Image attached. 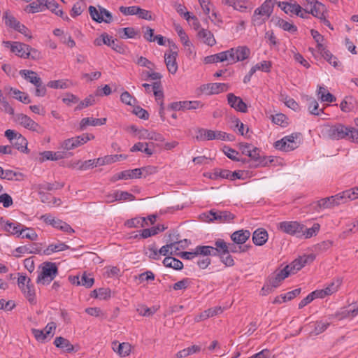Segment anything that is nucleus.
Masks as SVG:
<instances>
[{"label":"nucleus","mask_w":358,"mask_h":358,"mask_svg":"<svg viewBox=\"0 0 358 358\" xmlns=\"http://www.w3.org/2000/svg\"><path fill=\"white\" fill-rule=\"evenodd\" d=\"M326 133L327 136L333 140L347 138L352 142L358 143V128L336 124L329 127Z\"/></svg>","instance_id":"1"},{"label":"nucleus","mask_w":358,"mask_h":358,"mask_svg":"<svg viewBox=\"0 0 358 358\" xmlns=\"http://www.w3.org/2000/svg\"><path fill=\"white\" fill-rule=\"evenodd\" d=\"M275 1L266 0L261 6L255 10L252 17V22L254 26H260L269 18L273 10V1Z\"/></svg>","instance_id":"2"},{"label":"nucleus","mask_w":358,"mask_h":358,"mask_svg":"<svg viewBox=\"0 0 358 358\" xmlns=\"http://www.w3.org/2000/svg\"><path fill=\"white\" fill-rule=\"evenodd\" d=\"M196 138L198 141L221 140L225 141H233L235 139V136L222 131H215L201 128L197 130Z\"/></svg>","instance_id":"3"},{"label":"nucleus","mask_w":358,"mask_h":358,"mask_svg":"<svg viewBox=\"0 0 358 358\" xmlns=\"http://www.w3.org/2000/svg\"><path fill=\"white\" fill-rule=\"evenodd\" d=\"M41 271L36 279L37 283L48 285L58 274V268L55 263L45 262L41 264Z\"/></svg>","instance_id":"4"},{"label":"nucleus","mask_w":358,"mask_h":358,"mask_svg":"<svg viewBox=\"0 0 358 358\" xmlns=\"http://www.w3.org/2000/svg\"><path fill=\"white\" fill-rule=\"evenodd\" d=\"M5 136L9 140L13 148L22 152H29L27 148L28 142L19 132L12 129H7L5 131Z\"/></svg>","instance_id":"5"},{"label":"nucleus","mask_w":358,"mask_h":358,"mask_svg":"<svg viewBox=\"0 0 358 358\" xmlns=\"http://www.w3.org/2000/svg\"><path fill=\"white\" fill-rule=\"evenodd\" d=\"M94 138V136L92 134H83L82 135L64 140L61 143V148H62L64 152L71 150L85 144L87 141Z\"/></svg>","instance_id":"6"},{"label":"nucleus","mask_w":358,"mask_h":358,"mask_svg":"<svg viewBox=\"0 0 358 358\" xmlns=\"http://www.w3.org/2000/svg\"><path fill=\"white\" fill-rule=\"evenodd\" d=\"M278 229L297 238H302L303 224L296 221H283L278 224Z\"/></svg>","instance_id":"7"},{"label":"nucleus","mask_w":358,"mask_h":358,"mask_svg":"<svg viewBox=\"0 0 358 358\" xmlns=\"http://www.w3.org/2000/svg\"><path fill=\"white\" fill-rule=\"evenodd\" d=\"M17 283L24 296L29 303L31 304L36 303L35 289L34 285L31 283L30 278H27L25 275H20L17 279Z\"/></svg>","instance_id":"8"},{"label":"nucleus","mask_w":358,"mask_h":358,"mask_svg":"<svg viewBox=\"0 0 358 358\" xmlns=\"http://www.w3.org/2000/svg\"><path fill=\"white\" fill-rule=\"evenodd\" d=\"M40 219L43 220L45 224L51 225L53 227L58 229L68 234L74 233V230L69 224L62 221V220L53 217L51 214L43 215Z\"/></svg>","instance_id":"9"},{"label":"nucleus","mask_w":358,"mask_h":358,"mask_svg":"<svg viewBox=\"0 0 358 358\" xmlns=\"http://www.w3.org/2000/svg\"><path fill=\"white\" fill-rule=\"evenodd\" d=\"M315 259V256L313 254L303 255L294 260L290 264L287 265L284 268L289 272V275L291 273H295L306 264L313 262Z\"/></svg>","instance_id":"10"},{"label":"nucleus","mask_w":358,"mask_h":358,"mask_svg":"<svg viewBox=\"0 0 358 358\" xmlns=\"http://www.w3.org/2000/svg\"><path fill=\"white\" fill-rule=\"evenodd\" d=\"M229 57V62L231 64L236 63L239 61H243L247 59L250 54V50L246 46H238L237 48H232L227 50Z\"/></svg>","instance_id":"11"},{"label":"nucleus","mask_w":358,"mask_h":358,"mask_svg":"<svg viewBox=\"0 0 358 358\" xmlns=\"http://www.w3.org/2000/svg\"><path fill=\"white\" fill-rule=\"evenodd\" d=\"M235 217V215L227 210H210L208 213L207 218L208 221H217L220 223L230 222Z\"/></svg>","instance_id":"12"},{"label":"nucleus","mask_w":358,"mask_h":358,"mask_svg":"<svg viewBox=\"0 0 358 358\" xmlns=\"http://www.w3.org/2000/svg\"><path fill=\"white\" fill-rule=\"evenodd\" d=\"M296 137V134L286 136L282 139L275 142L274 147L277 150L285 152L294 150L297 148L296 143L294 142V139Z\"/></svg>","instance_id":"13"},{"label":"nucleus","mask_w":358,"mask_h":358,"mask_svg":"<svg viewBox=\"0 0 358 358\" xmlns=\"http://www.w3.org/2000/svg\"><path fill=\"white\" fill-rule=\"evenodd\" d=\"M3 44L6 48H10V51L21 58L27 59V50L29 48V45L23 43L15 41H3Z\"/></svg>","instance_id":"14"},{"label":"nucleus","mask_w":358,"mask_h":358,"mask_svg":"<svg viewBox=\"0 0 358 358\" xmlns=\"http://www.w3.org/2000/svg\"><path fill=\"white\" fill-rule=\"evenodd\" d=\"M201 89L207 94H217L220 92H227L229 89V85L227 83H214L203 85Z\"/></svg>","instance_id":"15"},{"label":"nucleus","mask_w":358,"mask_h":358,"mask_svg":"<svg viewBox=\"0 0 358 358\" xmlns=\"http://www.w3.org/2000/svg\"><path fill=\"white\" fill-rule=\"evenodd\" d=\"M227 101L230 106L236 110L241 113H246L248 111L247 104L240 96H237L232 93H229L227 94Z\"/></svg>","instance_id":"16"},{"label":"nucleus","mask_w":358,"mask_h":358,"mask_svg":"<svg viewBox=\"0 0 358 358\" xmlns=\"http://www.w3.org/2000/svg\"><path fill=\"white\" fill-rule=\"evenodd\" d=\"M17 120L18 122L26 129L37 132H40V130L41 129V126L37 122L26 115L18 114Z\"/></svg>","instance_id":"17"},{"label":"nucleus","mask_w":358,"mask_h":358,"mask_svg":"<svg viewBox=\"0 0 358 358\" xmlns=\"http://www.w3.org/2000/svg\"><path fill=\"white\" fill-rule=\"evenodd\" d=\"M306 1L307 3L310 6V14L319 19H322L324 13L327 11L326 6L316 0Z\"/></svg>","instance_id":"18"},{"label":"nucleus","mask_w":358,"mask_h":358,"mask_svg":"<svg viewBox=\"0 0 358 358\" xmlns=\"http://www.w3.org/2000/svg\"><path fill=\"white\" fill-rule=\"evenodd\" d=\"M178 55V52H175L173 54H169L168 52H165L164 54V62L167 70L171 74H175L178 70V64L176 62Z\"/></svg>","instance_id":"19"},{"label":"nucleus","mask_w":358,"mask_h":358,"mask_svg":"<svg viewBox=\"0 0 358 358\" xmlns=\"http://www.w3.org/2000/svg\"><path fill=\"white\" fill-rule=\"evenodd\" d=\"M268 236L266 230L262 228H259L252 234V241L255 245L262 246L266 243Z\"/></svg>","instance_id":"20"},{"label":"nucleus","mask_w":358,"mask_h":358,"mask_svg":"<svg viewBox=\"0 0 358 358\" xmlns=\"http://www.w3.org/2000/svg\"><path fill=\"white\" fill-rule=\"evenodd\" d=\"M4 230L13 235L22 234V231H26L27 228L19 222H12L6 221L4 224Z\"/></svg>","instance_id":"21"},{"label":"nucleus","mask_w":358,"mask_h":358,"mask_svg":"<svg viewBox=\"0 0 358 358\" xmlns=\"http://www.w3.org/2000/svg\"><path fill=\"white\" fill-rule=\"evenodd\" d=\"M106 122V118L85 117L80 122V130L83 131L88 126L103 125Z\"/></svg>","instance_id":"22"},{"label":"nucleus","mask_w":358,"mask_h":358,"mask_svg":"<svg viewBox=\"0 0 358 358\" xmlns=\"http://www.w3.org/2000/svg\"><path fill=\"white\" fill-rule=\"evenodd\" d=\"M250 236V232L248 230H238L231 235V238L234 243L240 245L245 243Z\"/></svg>","instance_id":"23"},{"label":"nucleus","mask_w":358,"mask_h":358,"mask_svg":"<svg viewBox=\"0 0 358 358\" xmlns=\"http://www.w3.org/2000/svg\"><path fill=\"white\" fill-rule=\"evenodd\" d=\"M248 157H250L254 161L258 162V164L257 165H255V166H265L268 164V162L266 157H261L260 156V150L259 148H257L256 147L252 146V150L250 151ZM272 162H273V160L269 161L270 163Z\"/></svg>","instance_id":"24"},{"label":"nucleus","mask_w":358,"mask_h":358,"mask_svg":"<svg viewBox=\"0 0 358 358\" xmlns=\"http://www.w3.org/2000/svg\"><path fill=\"white\" fill-rule=\"evenodd\" d=\"M288 276L289 272L283 268L275 273L273 276L270 277L268 282L271 286L276 288L280 285L281 282Z\"/></svg>","instance_id":"25"},{"label":"nucleus","mask_w":358,"mask_h":358,"mask_svg":"<svg viewBox=\"0 0 358 358\" xmlns=\"http://www.w3.org/2000/svg\"><path fill=\"white\" fill-rule=\"evenodd\" d=\"M19 73L22 78L32 83L34 85L40 84V83L42 81L41 78L38 76L37 73L31 70H20Z\"/></svg>","instance_id":"26"},{"label":"nucleus","mask_w":358,"mask_h":358,"mask_svg":"<svg viewBox=\"0 0 358 358\" xmlns=\"http://www.w3.org/2000/svg\"><path fill=\"white\" fill-rule=\"evenodd\" d=\"M229 253V244L223 239L219 238L215 242L213 247V256H221Z\"/></svg>","instance_id":"27"},{"label":"nucleus","mask_w":358,"mask_h":358,"mask_svg":"<svg viewBox=\"0 0 358 358\" xmlns=\"http://www.w3.org/2000/svg\"><path fill=\"white\" fill-rule=\"evenodd\" d=\"M41 155L42 156L41 162H43L45 160L57 161L64 159L66 156V152L64 151H44Z\"/></svg>","instance_id":"28"},{"label":"nucleus","mask_w":358,"mask_h":358,"mask_svg":"<svg viewBox=\"0 0 358 358\" xmlns=\"http://www.w3.org/2000/svg\"><path fill=\"white\" fill-rule=\"evenodd\" d=\"M131 345L128 343H118L116 341L113 342V349L121 357H126L131 352Z\"/></svg>","instance_id":"29"},{"label":"nucleus","mask_w":358,"mask_h":358,"mask_svg":"<svg viewBox=\"0 0 358 358\" xmlns=\"http://www.w3.org/2000/svg\"><path fill=\"white\" fill-rule=\"evenodd\" d=\"M199 38L209 46H213L216 43L213 34L208 29H201L197 34Z\"/></svg>","instance_id":"30"},{"label":"nucleus","mask_w":358,"mask_h":358,"mask_svg":"<svg viewBox=\"0 0 358 358\" xmlns=\"http://www.w3.org/2000/svg\"><path fill=\"white\" fill-rule=\"evenodd\" d=\"M138 138L140 139H150L156 141H163L164 137L162 134L156 132H150L145 129H142L138 131Z\"/></svg>","instance_id":"31"},{"label":"nucleus","mask_w":358,"mask_h":358,"mask_svg":"<svg viewBox=\"0 0 358 358\" xmlns=\"http://www.w3.org/2000/svg\"><path fill=\"white\" fill-rule=\"evenodd\" d=\"M279 6L285 11V13H292L299 15L301 13V6L294 3H289V2H280Z\"/></svg>","instance_id":"32"},{"label":"nucleus","mask_w":358,"mask_h":358,"mask_svg":"<svg viewBox=\"0 0 358 358\" xmlns=\"http://www.w3.org/2000/svg\"><path fill=\"white\" fill-rule=\"evenodd\" d=\"M106 45L110 47L113 50L118 53L124 54L126 52L124 45L122 43H120L117 39H114L108 34L106 38Z\"/></svg>","instance_id":"33"},{"label":"nucleus","mask_w":358,"mask_h":358,"mask_svg":"<svg viewBox=\"0 0 358 358\" xmlns=\"http://www.w3.org/2000/svg\"><path fill=\"white\" fill-rule=\"evenodd\" d=\"M142 176L141 169H134L132 170H125L117 174V179L127 180L129 178H138Z\"/></svg>","instance_id":"34"},{"label":"nucleus","mask_w":358,"mask_h":358,"mask_svg":"<svg viewBox=\"0 0 358 358\" xmlns=\"http://www.w3.org/2000/svg\"><path fill=\"white\" fill-rule=\"evenodd\" d=\"M54 344L57 348L64 349L66 352L69 353L74 350V347L69 342V341L62 336L56 337L54 341Z\"/></svg>","instance_id":"35"},{"label":"nucleus","mask_w":358,"mask_h":358,"mask_svg":"<svg viewBox=\"0 0 358 358\" xmlns=\"http://www.w3.org/2000/svg\"><path fill=\"white\" fill-rule=\"evenodd\" d=\"M224 61H229V57H228L227 51H224V52H219L215 55L207 56L204 59V62L206 64L222 62Z\"/></svg>","instance_id":"36"},{"label":"nucleus","mask_w":358,"mask_h":358,"mask_svg":"<svg viewBox=\"0 0 358 358\" xmlns=\"http://www.w3.org/2000/svg\"><path fill=\"white\" fill-rule=\"evenodd\" d=\"M8 94L13 98L24 103H29L31 102V99L27 93L21 92L17 89L10 87L9 89Z\"/></svg>","instance_id":"37"},{"label":"nucleus","mask_w":358,"mask_h":358,"mask_svg":"<svg viewBox=\"0 0 358 358\" xmlns=\"http://www.w3.org/2000/svg\"><path fill=\"white\" fill-rule=\"evenodd\" d=\"M69 248V246L66 245L64 243L58 242L55 244L49 245L48 247L43 251L42 254L45 255H50L53 252L64 251Z\"/></svg>","instance_id":"38"},{"label":"nucleus","mask_w":358,"mask_h":358,"mask_svg":"<svg viewBox=\"0 0 358 358\" xmlns=\"http://www.w3.org/2000/svg\"><path fill=\"white\" fill-rule=\"evenodd\" d=\"M59 5L55 0H48L45 6V8L50 10L52 13L57 16L62 17L64 20H69L67 15L64 17V12L61 9H57Z\"/></svg>","instance_id":"39"},{"label":"nucleus","mask_w":358,"mask_h":358,"mask_svg":"<svg viewBox=\"0 0 358 358\" xmlns=\"http://www.w3.org/2000/svg\"><path fill=\"white\" fill-rule=\"evenodd\" d=\"M163 264L166 267L172 268L176 270H181L183 268L182 262L172 257H165L163 260Z\"/></svg>","instance_id":"40"},{"label":"nucleus","mask_w":358,"mask_h":358,"mask_svg":"<svg viewBox=\"0 0 358 358\" xmlns=\"http://www.w3.org/2000/svg\"><path fill=\"white\" fill-rule=\"evenodd\" d=\"M201 347L200 345H194L191 347H188L185 348L179 352H178L176 355V358H184L189 355H193L194 353H198L201 351Z\"/></svg>","instance_id":"41"},{"label":"nucleus","mask_w":358,"mask_h":358,"mask_svg":"<svg viewBox=\"0 0 358 358\" xmlns=\"http://www.w3.org/2000/svg\"><path fill=\"white\" fill-rule=\"evenodd\" d=\"M124 225L129 228L143 227L148 225V222L145 217H134L127 220Z\"/></svg>","instance_id":"42"},{"label":"nucleus","mask_w":358,"mask_h":358,"mask_svg":"<svg viewBox=\"0 0 358 358\" xmlns=\"http://www.w3.org/2000/svg\"><path fill=\"white\" fill-rule=\"evenodd\" d=\"M334 206H336V205L333 197L331 196L317 201L315 210L318 211L320 209L331 208Z\"/></svg>","instance_id":"43"},{"label":"nucleus","mask_w":358,"mask_h":358,"mask_svg":"<svg viewBox=\"0 0 358 358\" xmlns=\"http://www.w3.org/2000/svg\"><path fill=\"white\" fill-rule=\"evenodd\" d=\"M175 30L176 31L178 36L182 44L189 48V52L192 53L191 46L192 45L189 40L188 36L186 34L183 29L179 24L175 26Z\"/></svg>","instance_id":"44"},{"label":"nucleus","mask_w":358,"mask_h":358,"mask_svg":"<svg viewBox=\"0 0 358 358\" xmlns=\"http://www.w3.org/2000/svg\"><path fill=\"white\" fill-rule=\"evenodd\" d=\"M276 20V25L282 28L283 30L289 31L292 34H295L297 32V27L294 24H291L281 18H277Z\"/></svg>","instance_id":"45"},{"label":"nucleus","mask_w":358,"mask_h":358,"mask_svg":"<svg viewBox=\"0 0 358 358\" xmlns=\"http://www.w3.org/2000/svg\"><path fill=\"white\" fill-rule=\"evenodd\" d=\"M152 91L155 96L156 101L159 104L160 102H164V92L160 81H157L153 83Z\"/></svg>","instance_id":"46"},{"label":"nucleus","mask_w":358,"mask_h":358,"mask_svg":"<svg viewBox=\"0 0 358 358\" xmlns=\"http://www.w3.org/2000/svg\"><path fill=\"white\" fill-rule=\"evenodd\" d=\"M3 17L5 19L6 25L15 30H16L18 28V26L21 24L20 21H18L13 15L10 14L8 12L4 13Z\"/></svg>","instance_id":"47"},{"label":"nucleus","mask_w":358,"mask_h":358,"mask_svg":"<svg viewBox=\"0 0 358 358\" xmlns=\"http://www.w3.org/2000/svg\"><path fill=\"white\" fill-rule=\"evenodd\" d=\"M308 108L310 113L315 115H319L323 113V109H318L319 104L317 101L312 97L307 99Z\"/></svg>","instance_id":"48"},{"label":"nucleus","mask_w":358,"mask_h":358,"mask_svg":"<svg viewBox=\"0 0 358 358\" xmlns=\"http://www.w3.org/2000/svg\"><path fill=\"white\" fill-rule=\"evenodd\" d=\"M340 108L343 112H350L355 108V99L352 96L345 97L344 100L341 103Z\"/></svg>","instance_id":"49"},{"label":"nucleus","mask_w":358,"mask_h":358,"mask_svg":"<svg viewBox=\"0 0 358 358\" xmlns=\"http://www.w3.org/2000/svg\"><path fill=\"white\" fill-rule=\"evenodd\" d=\"M320 229V225L318 223L313 224L311 228H306L305 225H303V236L305 238H310L314 236H316L319 232Z\"/></svg>","instance_id":"50"},{"label":"nucleus","mask_w":358,"mask_h":358,"mask_svg":"<svg viewBox=\"0 0 358 358\" xmlns=\"http://www.w3.org/2000/svg\"><path fill=\"white\" fill-rule=\"evenodd\" d=\"M331 196L333 197L336 206H338L341 203H345L348 201H350L348 189Z\"/></svg>","instance_id":"51"},{"label":"nucleus","mask_w":358,"mask_h":358,"mask_svg":"<svg viewBox=\"0 0 358 358\" xmlns=\"http://www.w3.org/2000/svg\"><path fill=\"white\" fill-rule=\"evenodd\" d=\"M118 33L120 34L123 33V35H120L122 38H134L138 35V31L133 27L121 28L118 30Z\"/></svg>","instance_id":"52"},{"label":"nucleus","mask_w":358,"mask_h":358,"mask_svg":"<svg viewBox=\"0 0 358 358\" xmlns=\"http://www.w3.org/2000/svg\"><path fill=\"white\" fill-rule=\"evenodd\" d=\"M196 255L213 256V246L198 245L195 248Z\"/></svg>","instance_id":"53"},{"label":"nucleus","mask_w":358,"mask_h":358,"mask_svg":"<svg viewBox=\"0 0 358 358\" xmlns=\"http://www.w3.org/2000/svg\"><path fill=\"white\" fill-rule=\"evenodd\" d=\"M272 122L282 127H285L288 125L287 117L282 113H278L275 115H271Z\"/></svg>","instance_id":"54"},{"label":"nucleus","mask_w":358,"mask_h":358,"mask_svg":"<svg viewBox=\"0 0 358 358\" xmlns=\"http://www.w3.org/2000/svg\"><path fill=\"white\" fill-rule=\"evenodd\" d=\"M121 101L129 106H134L137 103L136 99L127 91L123 92L120 95Z\"/></svg>","instance_id":"55"},{"label":"nucleus","mask_w":358,"mask_h":358,"mask_svg":"<svg viewBox=\"0 0 358 358\" xmlns=\"http://www.w3.org/2000/svg\"><path fill=\"white\" fill-rule=\"evenodd\" d=\"M329 322H323L322 321L316 322L314 323V329L310 332L313 335H319L320 334L324 331L329 326Z\"/></svg>","instance_id":"56"},{"label":"nucleus","mask_w":358,"mask_h":358,"mask_svg":"<svg viewBox=\"0 0 358 358\" xmlns=\"http://www.w3.org/2000/svg\"><path fill=\"white\" fill-rule=\"evenodd\" d=\"M94 282V280L90 274L86 273H83L80 279V285H83L86 288H90L92 287Z\"/></svg>","instance_id":"57"},{"label":"nucleus","mask_w":358,"mask_h":358,"mask_svg":"<svg viewBox=\"0 0 358 358\" xmlns=\"http://www.w3.org/2000/svg\"><path fill=\"white\" fill-rule=\"evenodd\" d=\"M93 292H98V295H95V298H99L102 300H106L111 296V291L108 288L101 287L94 289Z\"/></svg>","instance_id":"58"},{"label":"nucleus","mask_w":358,"mask_h":358,"mask_svg":"<svg viewBox=\"0 0 358 358\" xmlns=\"http://www.w3.org/2000/svg\"><path fill=\"white\" fill-rule=\"evenodd\" d=\"M222 150H223V152L230 159H231V160H233L234 162H239L240 161V159L237 157V156L238 155V152H237L236 150L231 148L229 146H226V145L224 146Z\"/></svg>","instance_id":"59"},{"label":"nucleus","mask_w":358,"mask_h":358,"mask_svg":"<svg viewBox=\"0 0 358 358\" xmlns=\"http://www.w3.org/2000/svg\"><path fill=\"white\" fill-rule=\"evenodd\" d=\"M136 63L138 66L146 67L150 71H152L155 67V64L151 61L148 60L147 58L143 56L139 57L137 59Z\"/></svg>","instance_id":"60"},{"label":"nucleus","mask_w":358,"mask_h":358,"mask_svg":"<svg viewBox=\"0 0 358 358\" xmlns=\"http://www.w3.org/2000/svg\"><path fill=\"white\" fill-rule=\"evenodd\" d=\"M94 103V96L93 95H90L87 97H86L83 101L80 102V103L76 106V110H82L85 107L93 105Z\"/></svg>","instance_id":"61"},{"label":"nucleus","mask_w":358,"mask_h":358,"mask_svg":"<svg viewBox=\"0 0 358 358\" xmlns=\"http://www.w3.org/2000/svg\"><path fill=\"white\" fill-rule=\"evenodd\" d=\"M89 12L92 19L96 22L101 23L104 20L103 16L100 14V11L99 12L94 6H90Z\"/></svg>","instance_id":"62"},{"label":"nucleus","mask_w":358,"mask_h":358,"mask_svg":"<svg viewBox=\"0 0 358 358\" xmlns=\"http://www.w3.org/2000/svg\"><path fill=\"white\" fill-rule=\"evenodd\" d=\"M47 86L52 89H66L68 85L63 80H51L48 83Z\"/></svg>","instance_id":"63"},{"label":"nucleus","mask_w":358,"mask_h":358,"mask_svg":"<svg viewBox=\"0 0 358 358\" xmlns=\"http://www.w3.org/2000/svg\"><path fill=\"white\" fill-rule=\"evenodd\" d=\"M248 358H274V355L268 349H264L258 353H256Z\"/></svg>","instance_id":"64"}]
</instances>
